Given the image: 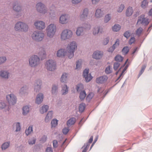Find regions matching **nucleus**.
<instances>
[{
    "label": "nucleus",
    "mask_w": 152,
    "mask_h": 152,
    "mask_svg": "<svg viewBox=\"0 0 152 152\" xmlns=\"http://www.w3.org/2000/svg\"><path fill=\"white\" fill-rule=\"evenodd\" d=\"M77 48V45L75 41L71 42L70 44L68 45L67 47V56L69 58H72L74 55V52Z\"/></svg>",
    "instance_id": "f257e3e1"
},
{
    "label": "nucleus",
    "mask_w": 152,
    "mask_h": 152,
    "mask_svg": "<svg viewBox=\"0 0 152 152\" xmlns=\"http://www.w3.org/2000/svg\"><path fill=\"white\" fill-rule=\"evenodd\" d=\"M44 36V33L40 31H34L31 36L33 40L37 42H39L42 41Z\"/></svg>",
    "instance_id": "f03ea898"
},
{
    "label": "nucleus",
    "mask_w": 152,
    "mask_h": 152,
    "mask_svg": "<svg viewBox=\"0 0 152 152\" xmlns=\"http://www.w3.org/2000/svg\"><path fill=\"white\" fill-rule=\"evenodd\" d=\"M14 28L17 31L26 32L28 31V25L22 22H18L15 24Z\"/></svg>",
    "instance_id": "7ed1b4c3"
},
{
    "label": "nucleus",
    "mask_w": 152,
    "mask_h": 152,
    "mask_svg": "<svg viewBox=\"0 0 152 152\" xmlns=\"http://www.w3.org/2000/svg\"><path fill=\"white\" fill-rule=\"evenodd\" d=\"M56 29V25L54 24H51L47 27L46 31L48 37L51 38L55 34Z\"/></svg>",
    "instance_id": "20e7f679"
},
{
    "label": "nucleus",
    "mask_w": 152,
    "mask_h": 152,
    "mask_svg": "<svg viewBox=\"0 0 152 152\" xmlns=\"http://www.w3.org/2000/svg\"><path fill=\"white\" fill-rule=\"evenodd\" d=\"M29 66L32 67H35L40 63V58L37 55H33L29 58Z\"/></svg>",
    "instance_id": "39448f33"
},
{
    "label": "nucleus",
    "mask_w": 152,
    "mask_h": 152,
    "mask_svg": "<svg viewBox=\"0 0 152 152\" xmlns=\"http://www.w3.org/2000/svg\"><path fill=\"white\" fill-rule=\"evenodd\" d=\"M73 35L72 31L69 29L63 30L61 34V39L62 41L69 39L72 37Z\"/></svg>",
    "instance_id": "423d86ee"
},
{
    "label": "nucleus",
    "mask_w": 152,
    "mask_h": 152,
    "mask_svg": "<svg viewBox=\"0 0 152 152\" xmlns=\"http://www.w3.org/2000/svg\"><path fill=\"white\" fill-rule=\"evenodd\" d=\"M45 66L47 69L50 71H53L56 69V64L53 60L51 59L47 61Z\"/></svg>",
    "instance_id": "0eeeda50"
},
{
    "label": "nucleus",
    "mask_w": 152,
    "mask_h": 152,
    "mask_svg": "<svg viewBox=\"0 0 152 152\" xmlns=\"http://www.w3.org/2000/svg\"><path fill=\"white\" fill-rule=\"evenodd\" d=\"M37 11L40 13L45 14L47 12V9L45 5L41 2H39L36 5Z\"/></svg>",
    "instance_id": "6e6552de"
},
{
    "label": "nucleus",
    "mask_w": 152,
    "mask_h": 152,
    "mask_svg": "<svg viewBox=\"0 0 152 152\" xmlns=\"http://www.w3.org/2000/svg\"><path fill=\"white\" fill-rule=\"evenodd\" d=\"M6 99L10 105H14L17 102L16 97L13 94H11L7 95Z\"/></svg>",
    "instance_id": "1a4fd4ad"
},
{
    "label": "nucleus",
    "mask_w": 152,
    "mask_h": 152,
    "mask_svg": "<svg viewBox=\"0 0 152 152\" xmlns=\"http://www.w3.org/2000/svg\"><path fill=\"white\" fill-rule=\"evenodd\" d=\"M104 32L103 27L101 26H96L92 29V33L94 35L96 36L98 34H100Z\"/></svg>",
    "instance_id": "9d476101"
},
{
    "label": "nucleus",
    "mask_w": 152,
    "mask_h": 152,
    "mask_svg": "<svg viewBox=\"0 0 152 152\" xmlns=\"http://www.w3.org/2000/svg\"><path fill=\"white\" fill-rule=\"evenodd\" d=\"M70 17L69 15L63 14L61 15L59 18V23L62 24H66L69 21Z\"/></svg>",
    "instance_id": "9b49d317"
},
{
    "label": "nucleus",
    "mask_w": 152,
    "mask_h": 152,
    "mask_svg": "<svg viewBox=\"0 0 152 152\" xmlns=\"http://www.w3.org/2000/svg\"><path fill=\"white\" fill-rule=\"evenodd\" d=\"M89 14V10L87 8H85L80 13V19L82 21L86 20Z\"/></svg>",
    "instance_id": "f8f14e48"
},
{
    "label": "nucleus",
    "mask_w": 152,
    "mask_h": 152,
    "mask_svg": "<svg viewBox=\"0 0 152 152\" xmlns=\"http://www.w3.org/2000/svg\"><path fill=\"white\" fill-rule=\"evenodd\" d=\"M34 25L36 28L39 30L43 29L45 27V23L42 21H36L34 23Z\"/></svg>",
    "instance_id": "ddd939ff"
},
{
    "label": "nucleus",
    "mask_w": 152,
    "mask_h": 152,
    "mask_svg": "<svg viewBox=\"0 0 152 152\" xmlns=\"http://www.w3.org/2000/svg\"><path fill=\"white\" fill-rule=\"evenodd\" d=\"M103 55V52L102 51L96 50L93 53L92 58L96 59H100Z\"/></svg>",
    "instance_id": "4468645a"
},
{
    "label": "nucleus",
    "mask_w": 152,
    "mask_h": 152,
    "mask_svg": "<svg viewBox=\"0 0 152 152\" xmlns=\"http://www.w3.org/2000/svg\"><path fill=\"white\" fill-rule=\"evenodd\" d=\"M83 75L87 82H89L92 79L91 74H89V70L88 69H86L84 70Z\"/></svg>",
    "instance_id": "2eb2a0df"
},
{
    "label": "nucleus",
    "mask_w": 152,
    "mask_h": 152,
    "mask_svg": "<svg viewBox=\"0 0 152 152\" xmlns=\"http://www.w3.org/2000/svg\"><path fill=\"white\" fill-rule=\"evenodd\" d=\"M105 12L103 8H98L96 11L95 17L98 18H100L103 16Z\"/></svg>",
    "instance_id": "dca6fc26"
},
{
    "label": "nucleus",
    "mask_w": 152,
    "mask_h": 152,
    "mask_svg": "<svg viewBox=\"0 0 152 152\" xmlns=\"http://www.w3.org/2000/svg\"><path fill=\"white\" fill-rule=\"evenodd\" d=\"M108 78V77L106 75L102 76L96 78V82L97 83L103 84L106 82Z\"/></svg>",
    "instance_id": "f3484780"
},
{
    "label": "nucleus",
    "mask_w": 152,
    "mask_h": 152,
    "mask_svg": "<svg viewBox=\"0 0 152 152\" xmlns=\"http://www.w3.org/2000/svg\"><path fill=\"white\" fill-rule=\"evenodd\" d=\"M10 76L9 72L7 70H2L0 71V77L4 79L7 80Z\"/></svg>",
    "instance_id": "a211bd4d"
},
{
    "label": "nucleus",
    "mask_w": 152,
    "mask_h": 152,
    "mask_svg": "<svg viewBox=\"0 0 152 152\" xmlns=\"http://www.w3.org/2000/svg\"><path fill=\"white\" fill-rule=\"evenodd\" d=\"M143 17L142 15L140 16L139 18L138 19L137 23H140L142 25H147L149 23L148 21V18H143Z\"/></svg>",
    "instance_id": "6ab92c4d"
},
{
    "label": "nucleus",
    "mask_w": 152,
    "mask_h": 152,
    "mask_svg": "<svg viewBox=\"0 0 152 152\" xmlns=\"http://www.w3.org/2000/svg\"><path fill=\"white\" fill-rule=\"evenodd\" d=\"M38 55L42 59H43L45 58L46 54L43 48H39L38 49Z\"/></svg>",
    "instance_id": "aec40b11"
},
{
    "label": "nucleus",
    "mask_w": 152,
    "mask_h": 152,
    "mask_svg": "<svg viewBox=\"0 0 152 152\" xmlns=\"http://www.w3.org/2000/svg\"><path fill=\"white\" fill-rule=\"evenodd\" d=\"M42 85V83L41 80H37L34 84V91L37 92H39L41 88Z\"/></svg>",
    "instance_id": "412c9836"
},
{
    "label": "nucleus",
    "mask_w": 152,
    "mask_h": 152,
    "mask_svg": "<svg viewBox=\"0 0 152 152\" xmlns=\"http://www.w3.org/2000/svg\"><path fill=\"white\" fill-rule=\"evenodd\" d=\"M13 9L14 11L17 12H20L21 11V7L18 1H15L13 2Z\"/></svg>",
    "instance_id": "4be33fe9"
},
{
    "label": "nucleus",
    "mask_w": 152,
    "mask_h": 152,
    "mask_svg": "<svg viewBox=\"0 0 152 152\" xmlns=\"http://www.w3.org/2000/svg\"><path fill=\"white\" fill-rule=\"evenodd\" d=\"M6 107H7V109L5 110V112H9L11 108L10 106L9 105L7 106L5 102H4L1 101L0 102V110L4 109Z\"/></svg>",
    "instance_id": "5701e85b"
},
{
    "label": "nucleus",
    "mask_w": 152,
    "mask_h": 152,
    "mask_svg": "<svg viewBox=\"0 0 152 152\" xmlns=\"http://www.w3.org/2000/svg\"><path fill=\"white\" fill-rule=\"evenodd\" d=\"M119 40L118 39H117L116 41L114 44L112 46L110 47L107 50L108 52L112 53L113 51L115 49L116 47L119 46Z\"/></svg>",
    "instance_id": "b1692460"
},
{
    "label": "nucleus",
    "mask_w": 152,
    "mask_h": 152,
    "mask_svg": "<svg viewBox=\"0 0 152 152\" xmlns=\"http://www.w3.org/2000/svg\"><path fill=\"white\" fill-rule=\"evenodd\" d=\"M43 95L42 93H40L38 94L36 99V103L37 104H40L43 100Z\"/></svg>",
    "instance_id": "393cba45"
},
{
    "label": "nucleus",
    "mask_w": 152,
    "mask_h": 152,
    "mask_svg": "<svg viewBox=\"0 0 152 152\" xmlns=\"http://www.w3.org/2000/svg\"><path fill=\"white\" fill-rule=\"evenodd\" d=\"M66 54L67 55V53L66 52L65 49H61L58 51L56 55L57 57H63L66 55Z\"/></svg>",
    "instance_id": "a878e982"
},
{
    "label": "nucleus",
    "mask_w": 152,
    "mask_h": 152,
    "mask_svg": "<svg viewBox=\"0 0 152 152\" xmlns=\"http://www.w3.org/2000/svg\"><path fill=\"white\" fill-rule=\"evenodd\" d=\"M61 93L62 95H66L68 92V89L67 86L66 84L61 86Z\"/></svg>",
    "instance_id": "bb28decb"
},
{
    "label": "nucleus",
    "mask_w": 152,
    "mask_h": 152,
    "mask_svg": "<svg viewBox=\"0 0 152 152\" xmlns=\"http://www.w3.org/2000/svg\"><path fill=\"white\" fill-rule=\"evenodd\" d=\"M76 33L77 35L78 36L83 35L84 34V30L83 27H78L77 29Z\"/></svg>",
    "instance_id": "cd10ccee"
},
{
    "label": "nucleus",
    "mask_w": 152,
    "mask_h": 152,
    "mask_svg": "<svg viewBox=\"0 0 152 152\" xmlns=\"http://www.w3.org/2000/svg\"><path fill=\"white\" fill-rule=\"evenodd\" d=\"M53 111H50L48 112L45 118V121L46 123L48 122L53 117Z\"/></svg>",
    "instance_id": "c85d7f7f"
},
{
    "label": "nucleus",
    "mask_w": 152,
    "mask_h": 152,
    "mask_svg": "<svg viewBox=\"0 0 152 152\" xmlns=\"http://www.w3.org/2000/svg\"><path fill=\"white\" fill-rule=\"evenodd\" d=\"M133 11L132 7H129L127 9L126 12V15L127 17L130 16L133 14Z\"/></svg>",
    "instance_id": "c756f323"
},
{
    "label": "nucleus",
    "mask_w": 152,
    "mask_h": 152,
    "mask_svg": "<svg viewBox=\"0 0 152 152\" xmlns=\"http://www.w3.org/2000/svg\"><path fill=\"white\" fill-rule=\"evenodd\" d=\"M49 106L47 105H44L41 107L39 110L41 114L46 113L48 110Z\"/></svg>",
    "instance_id": "7c9ffc66"
},
{
    "label": "nucleus",
    "mask_w": 152,
    "mask_h": 152,
    "mask_svg": "<svg viewBox=\"0 0 152 152\" xmlns=\"http://www.w3.org/2000/svg\"><path fill=\"white\" fill-rule=\"evenodd\" d=\"M13 128L15 129V131L18 132L20 131L21 126L19 122L15 123L13 125Z\"/></svg>",
    "instance_id": "2f4dec72"
},
{
    "label": "nucleus",
    "mask_w": 152,
    "mask_h": 152,
    "mask_svg": "<svg viewBox=\"0 0 152 152\" xmlns=\"http://www.w3.org/2000/svg\"><path fill=\"white\" fill-rule=\"evenodd\" d=\"M68 76L67 73H63L60 78V81L62 83H66L67 80V77Z\"/></svg>",
    "instance_id": "473e14b6"
},
{
    "label": "nucleus",
    "mask_w": 152,
    "mask_h": 152,
    "mask_svg": "<svg viewBox=\"0 0 152 152\" xmlns=\"http://www.w3.org/2000/svg\"><path fill=\"white\" fill-rule=\"evenodd\" d=\"M22 110L23 115H26L29 112V107L27 105L24 106L22 108Z\"/></svg>",
    "instance_id": "72a5a7b5"
},
{
    "label": "nucleus",
    "mask_w": 152,
    "mask_h": 152,
    "mask_svg": "<svg viewBox=\"0 0 152 152\" xmlns=\"http://www.w3.org/2000/svg\"><path fill=\"white\" fill-rule=\"evenodd\" d=\"M58 85H53L52 86L51 90L52 94H56L58 91Z\"/></svg>",
    "instance_id": "f704fd0d"
},
{
    "label": "nucleus",
    "mask_w": 152,
    "mask_h": 152,
    "mask_svg": "<svg viewBox=\"0 0 152 152\" xmlns=\"http://www.w3.org/2000/svg\"><path fill=\"white\" fill-rule=\"evenodd\" d=\"M28 88L27 86L25 85L22 87L20 90L19 94L20 95H23L27 93Z\"/></svg>",
    "instance_id": "c9c22d12"
},
{
    "label": "nucleus",
    "mask_w": 152,
    "mask_h": 152,
    "mask_svg": "<svg viewBox=\"0 0 152 152\" xmlns=\"http://www.w3.org/2000/svg\"><path fill=\"white\" fill-rule=\"evenodd\" d=\"M91 25L88 23H84L83 24L82 26H81L84 29L86 30H88L91 28Z\"/></svg>",
    "instance_id": "e433bc0d"
},
{
    "label": "nucleus",
    "mask_w": 152,
    "mask_h": 152,
    "mask_svg": "<svg viewBox=\"0 0 152 152\" xmlns=\"http://www.w3.org/2000/svg\"><path fill=\"white\" fill-rule=\"evenodd\" d=\"M121 28V26L118 24H115L112 27L113 31L114 32L119 31Z\"/></svg>",
    "instance_id": "4c0bfd02"
},
{
    "label": "nucleus",
    "mask_w": 152,
    "mask_h": 152,
    "mask_svg": "<svg viewBox=\"0 0 152 152\" xmlns=\"http://www.w3.org/2000/svg\"><path fill=\"white\" fill-rule=\"evenodd\" d=\"M111 18V15L110 14H108L105 15L104 16V21L105 23H108Z\"/></svg>",
    "instance_id": "58836bf2"
},
{
    "label": "nucleus",
    "mask_w": 152,
    "mask_h": 152,
    "mask_svg": "<svg viewBox=\"0 0 152 152\" xmlns=\"http://www.w3.org/2000/svg\"><path fill=\"white\" fill-rule=\"evenodd\" d=\"M75 122V118H72L69 120L67 122V124L70 126L74 124Z\"/></svg>",
    "instance_id": "ea45409f"
},
{
    "label": "nucleus",
    "mask_w": 152,
    "mask_h": 152,
    "mask_svg": "<svg viewBox=\"0 0 152 152\" xmlns=\"http://www.w3.org/2000/svg\"><path fill=\"white\" fill-rule=\"evenodd\" d=\"M86 95V94L85 91L83 90L81 91L80 92L79 96V98L80 100L81 101L83 100L85 98Z\"/></svg>",
    "instance_id": "a19ab883"
},
{
    "label": "nucleus",
    "mask_w": 152,
    "mask_h": 152,
    "mask_svg": "<svg viewBox=\"0 0 152 152\" xmlns=\"http://www.w3.org/2000/svg\"><path fill=\"white\" fill-rule=\"evenodd\" d=\"M10 141L4 143L1 145L2 150H5L8 148L10 145Z\"/></svg>",
    "instance_id": "79ce46f5"
},
{
    "label": "nucleus",
    "mask_w": 152,
    "mask_h": 152,
    "mask_svg": "<svg viewBox=\"0 0 152 152\" xmlns=\"http://www.w3.org/2000/svg\"><path fill=\"white\" fill-rule=\"evenodd\" d=\"M82 60L81 59H79L77 61L76 63V67L75 69H80L82 67Z\"/></svg>",
    "instance_id": "37998d69"
},
{
    "label": "nucleus",
    "mask_w": 152,
    "mask_h": 152,
    "mask_svg": "<svg viewBox=\"0 0 152 152\" xmlns=\"http://www.w3.org/2000/svg\"><path fill=\"white\" fill-rule=\"evenodd\" d=\"M33 131V126H30L28 127V129H26L25 131V133L27 136L28 135Z\"/></svg>",
    "instance_id": "c03bdc74"
},
{
    "label": "nucleus",
    "mask_w": 152,
    "mask_h": 152,
    "mask_svg": "<svg viewBox=\"0 0 152 152\" xmlns=\"http://www.w3.org/2000/svg\"><path fill=\"white\" fill-rule=\"evenodd\" d=\"M129 47L128 46L124 47L122 50V52L123 55H125L129 52Z\"/></svg>",
    "instance_id": "a18cd8bd"
},
{
    "label": "nucleus",
    "mask_w": 152,
    "mask_h": 152,
    "mask_svg": "<svg viewBox=\"0 0 152 152\" xmlns=\"http://www.w3.org/2000/svg\"><path fill=\"white\" fill-rule=\"evenodd\" d=\"M58 120L57 119H54L51 122V124L52 127H55L58 125Z\"/></svg>",
    "instance_id": "49530a36"
},
{
    "label": "nucleus",
    "mask_w": 152,
    "mask_h": 152,
    "mask_svg": "<svg viewBox=\"0 0 152 152\" xmlns=\"http://www.w3.org/2000/svg\"><path fill=\"white\" fill-rule=\"evenodd\" d=\"M123 57L119 55H117L115 58V60L119 62L122 61L123 60Z\"/></svg>",
    "instance_id": "de8ad7c7"
},
{
    "label": "nucleus",
    "mask_w": 152,
    "mask_h": 152,
    "mask_svg": "<svg viewBox=\"0 0 152 152\" xmlns=\"http://www.w3.org/2000/svg\"><path fill=\"white\" fill-rule=\"evenodd\" d=\"M85 108V104L84 103L81 104L79 106V111L81 112H83Z\"/></svg>",
    "instance_id": "09e8293b"
},
{
    "label": "nucleus",
    "mask_w": 152,
    "mask_h": 152,
    "mask_svg": "<svg viewBox=\"0 0 152 152\" xmlns=\"http://www.w3.org/2000/svg\"><path fill=\"white\" fill-rule=\"evenodd\" d=\"M7 60L5 56H0V65L4 63Z\"/></svg>",
    "instance_id": "8fccbe9b"
},
{
    "label": "nucleus",
    "mask_w": 152,
    "mask_h": 152,
    "mask_svg": "<svg viewBox=\"0 0 152 152\" xmlns=\"http://www.w3.org/2000/svg\"><path fill=\"white\" fill-rule=\"evenodd\" d=\"M148 2L146 0H144L142 3L141 5V7L143 8H145L148 6Z\"/></svg>",
    "instance_id": "3c124183"
},
{
    "label": "nucleus",
    "mask_w": 152,
    "mask_h": 152,
    "mask_svg": "<svg viewBox=\"0 0 152 152\" xmlns=\"http://www.w3.org/2000/svg\"><path fill=\"white\" fill-rule=\"evenodd\" d=\"M94 96V94L91 92L87 96L86 98V100L89 102L90 101V100L92 99Z\"/></svg>",
    "instance_id": "603ef678"
},
{
    "label": "nucleus",
    "mask_w": 152,
    "mask_h": 152,
    "mask_svg": "<svg viewBox=\"0 0 152 152\" xmlns=\"http://www.w3.org/2000/svg\"><path fill=\"white\" fill-rule=\"evenodd\" d=\"M125 6L124 4H121L118 8L117 11L119 13L121 12L124 8Z\"/></svg>",
    "instance_id": "864d4df0"
},
{
    "label": "nucleus",
    "mask_w": 152,
    "mask_h": 152,
    "mask_svg": "<svg viewBox=\"0 0 152 152\" xmlns=\"http://www.w3.org/2000/svg\"><path fill=\"white\" fill-rule=\"evenodd\" d=\"M112 68L110 66H109L107 67L105 70V73L107 74H109L112 72Z\"/></svg>",
    "instance_id": "5fc2aeb1"
},
{
    "label": "nucleus",
    "mask_w": 152,
    "mask_h": 152,
    "mask_svg": "<svg viewBox=\"0 0 152 152\" xmlns=\"http://www.w3.org/2000/svg\"><path fill=\"white\" fill-rule=\"evenodd\" d=\"M120 63L118 62H115L113 64V68L115 70H116L120 65Z\"/></svg>",
    "instance_id": "6e6d98bb"
},
{
    "label": "nucleus",
    "mask_w": 152,
    "mask_h": 152,
    "mask_svg": "<svg viewBox=\"0 0 152 152\" xmlns=\"http://www.w3.org/2000/svg\"><path fill=\"white\" fill-rule=\"evenodd\" d=\"M146 67V65H143L142 66L141 70H140L138 75V77H139L142 74V73L144 72V70L145 69Z\"/></svg>",
    "instance_id": "4d7b16f0"
},
{
    "label": "nucleus",
    "mask_w": 152,
    "mask_h": 152,
    "mask_svg": "<svg viewBox=\"0 0 152 152\" xmlns=\"http://www.w3.org/2000/svg\"><path fill=\"white\" fill-rule=\"evenodd\" d=\"M93 140V136H91L89 139L88 141V142H87L86 143H85V144H86V146H90V144L91 143L92 141Z\"/></svg>",
    "instance_id": "13d9d810"
},
{
    "label": "nucleus",
    "mask_w": 152,
    "mask_h": 152,
    "mask_svg": "<svg viewBox=\"0 0 152 152\" xmlns=\"http://www.w3.org/2000/svg\"><path fill=\"white\" fill-rule=\"evenodd\" d=\"M124 36L127 38H129L130 35V33L129 31H126L124 34Z\"/></svg>",
    "instance_id": "bf43d9fd"
},
{
    "label": "nucleus",
    "mask_w": 152,
    "mask_h": 152,
    "mask_svg": "<svg viewBox=\"0 0 152 152\" xmlns=\"http://www.w3.org/2000/svg\"><path fill=\"white\" fill-rule=\"evenodd\" d=\"M142 30V29L141 28H139L136 31V32L137 35H140L141 34Z\"/></svg>",
    "instance_id": "052dcab7"
},
{
    "label": "nucleus",
    "mask_w": 152,
    "mask_h": 152,
    "mask_svg": "<svg viewBox=\"0 0 152 152\" xmlns=\"http://www.w3.org/2000/svg\"><path fill=\"white\" fill-rule=\"evenodd\" d=\"M22 15V14L21 11H20V12H17V13L15 14V17L16 18H18L21 16Z\"/></svg>",
    "instance_id": "680f3d73"
},
{
    "label": "nucleus",
    "mask_w": 152,
    "mask_h": 152,
    "mask_svg": "<svg viewBox=\"0 0 152 152\" xmlns=\"http://www.w3.org/2000/svg\"><path fill=\"white\" fill-rule=\"evenodd\" d=\"M69 131V129L68 128H64L62 130V132L64 134H66Z\"/></svg>",
    "instance_id": "e2e57ef3"
},
{
    "label": "nucleus",
    "mask_w": 152,
    "mask_h": 152,
    "mask_svg": "<svg viewBox=\"0 0 152 152\" xmlns=\"http://www.w3.org/2000/svg\"><path fill=\"white\" fill-rule=\"evenodd\" d=\"M109 42V38H107L104 39L103 42V44L104 45H106Z\"/></svg>",
    "instance_id": "0e129e2a"
},
{
    "label": "nucleus",
    "mask_w": 152,
    "mask_h": 152,
    "mask_svg": "<svg viewBox=\"0 0 152 152\" xmlns=\"http://www.w3.org/2000/svg\"><path fill=\"white\" fill-rule=\"evenodd\" d=\"M135 39L134 37H132L131 38L129 41V43L130 45L132 44L135 41Z\"/></svg>",
    "instance_id": "69168bd1"
},
{
    "label": "nucleus",
    "mask_w": 152,
    "mask_h": 152,
    "mask_svg": "<svg viewBox=\"0 0 152 152\" xmlns=\"http://www.w3.org/2000/svg\"><path fill=\"white\" fill-rule=\"evenodd\" d=\"M53 145L54 148H56L58 146V142L56 140H53Z\"/></svg>",
    "instance_id": "338daca9"
},
{
    "label": "nucleus",
    "mask_w": 152,
    "mask_h": 152,
    "mask_svg": "<svg viewBox=\"0 0 152 152\" xmlns=\"http://www.w3.org/2000/svg\"><path fill=\"white\" fill-rule=\"evenodd\" d=\"M88 147V146H86V144H84V145L82 148H84V149L82 152H86Z\"/></svg>",
    "instance_id": "774afa93"
}]
</instances>
